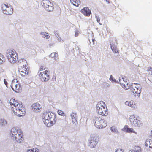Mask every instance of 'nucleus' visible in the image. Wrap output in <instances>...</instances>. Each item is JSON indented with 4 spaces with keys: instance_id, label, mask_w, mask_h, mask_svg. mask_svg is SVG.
<instances>
[{
    "instance_id": "f257e3e1",
    "label": "nucleus",
    "mask_w": 152,
    "mask_h": 152,
    "mask_svg": "<svg viewBox=\"0 0 152 152\" xmlns=\"http://www.w3.org/2000/svg\"><path fill=\"white\" fill-rule=\"evenodd\" d=\"M10 102L11 109L15 115L19 117L25 115L26 111L21 102L12 98L10 99Z\"/></svg>"
},
{
    "instance_id": "f03ea898",
    "label": "nucleus",
    "mask_w": 152,
    "mask_h": 152,
    "mask_svg": "<svg viewBox=\"0 0 152 152\" xmlns=\"http://www.w3.org/2000/svg\"><path fill=\"white\" fill-rule=\"evenodd\" d=\"M45 124L48 127H50L53 125L56 121L55 115H52L50 113L45 112L42 116Z\"/></svg>"
},
{
    "instance_id": "7ed1b4c3",
    "label": "nucleus",
    "mask_w": 152,
    "mask_h": 152,
    "mask_svg": "<svg viewBox=\"0 0 152 152\" xmlns=\"http://www.w3.org/2000/svg\"><path fill=\"white\" fill-rule=\"evenodd\" d=\"M97 112L100 115L106 116L108 114V111L106 105L102 101L99 102L96 106Z\"/></svg>"
},
{
    "instance_id": "20e7f679",
    "label": "nucleus",
    "mask_w": 152,
    "mask_h": 152,
    "mask_svg": "<svg viewBox=\"0 0 152 152\" xmlns=\"http://www.w3.org/2000/svg\"><path fill=\"white\" fill-rule=\"evenodd\" d=\"M11 132L12 137L17 142H21L23 140V132L21 129L13 127L11 129Z\"/></svg>"
},
{
    "instance_id": "39448f33",
    "label": "nucleus",
    "mask_w": 152,
    "mask_h": 152,
    "mask_svg": "<svg viewBox=\"0 0 152 152\" xmlns=\"http://www.w3.org/2000/svg\"><path fill=\"white\" fill-rule=\"evenodd\" d=\"M129 121L131 124L134 127L140 128L142 126V123L140 118L136 117L134 115H132L130 116Z\"/></svg>"
},
{
    "instance_id": "423d86ee",
    "label": "nucleus",
    "mask_w": 152,
    "mask_h": 152,
    "mask_svg": "<svg viewBox=\"0 0 152 152\" xmlns=\"http://www.w3.org/2000/svg\"><path fill=\"white\" fill-rule=\"evenodd\" d=\"M7 56L9 61L12 63H15L18 59V55L14 50H10L7 53Z\"/></svg>"
},
{
    "instance_id": "0eeeda50",
    "label": "nucleus",
    "mask_w": 152,
    "mask_h": 152,
    "mask_svg": "<svg viewBox=\"0 0 152 152\" xmlns=\"http://www.w3.org/2000/svg\"><path fill=\"white\" fill-rule=\"evenodd\" d=\"M94 123L96 127L99 128L104 127L107 125L105 121L100 116L94 117Z\"/></svg>"
},
{
    "instance_id": "6e6552de",
    "label": "nucleus",
    "mask_w": 152,
    "mask_h": 152,
    "mask_svg": "<svg viewBox=\"0 0 152 152\" xmlns=\"http://www.w3.org/2000/svg\"><path fill=\"white\" fill-rule=\"evenodd\" d=\"M42 4L46 10L49 12L52 11L54 8L53 4L49 0H43Z\"/></svg>"
},
{
    "instance_id": "1a4fd4ad",
    "label": "nucleus",
    "mask_w": 152,
    "mask_h": 152,
    "mask_svg": "<svg viewBox=\"0 0 152 152\" xmlns=\"http://www.w3.org/2000/svg\"><path fill=\"white\" fill-rule=\"evenodd\" d=\"M1 9L4 14L11 15L13 13V9L12 7L7 4H3L1 5Z\"/></svg>"
},
{
    "instance_id": "9d476101",
    "label": "nucleus",
    "mask_w": 152,
    "mask_h": 152,
    "mask_svg": "<svg viewBox=\"0 0 152 152\" xmlns=\"http://www.w3.org/2000/svg\"><path fill=\"white\" fill-rule=\"evenodd\" d=\"M98 138L96 136L92 135L88 140V145L91 148H95L98 143Z\"/></svg>"
},
{
    "instance_id": "9b49d317",
    "label": "nucleus",
    "mask_w": 152,
    "mask_h": 152,
    "mask_svg": "<svg viewBox=\"0 0 152 152\" xmlns=\"http://www.w3.org/2000/svg\"><path fill=\"white\" fill-rule=\"evenodd\" d=\"M49 72L47 70H45L42 73L40 72L39 74V76L42 80L45 81H48L49 78Z\"/></svg>"
},
{
    "instance_id": "f8f14e48",
    "label": "nucleus",
    "mask_w": 152,
    "mask_h": 152,
    "mask_svg": "<svg viewBox=\"0 0 152 152\" xmlns=\"http://www.w3.org/2000/svg\"><path fill=\"white\" fill-rule=\"evenodd\" d=\"M11 88L13 90L16 92H19L22 89L20 84L18 83L17 84H15L14 83H12Z\"/></svg>"
},
{
    "instance_id": "ddd939ff",
    "label": "nucleus",
    "mask_w": 152,
    "mask_h": 152,
    "mask_svg": "<svg viewBox=\"0 0 152 152\" xmlns=\"http://www.w3.org/2000/svg\"><path fill=\"white\" fill-rule=\"evenodd\" d=\"M81 12L85 16L89 17L91 14V10L88 7H83L80 10Z\"/></svg>"
},
{
    "instance_id": "4468645a",
    "label": "nucleus",
    "mask_w": 152,
    "mask_h": 152,
    "mask_svg": "<svg viewBox=\"0 0 152 152\" xmlns=\"http://www.w3.org/2000/svg\"><path fill=\"white\" fill-rule=\"evenodd\" d=\"M132 93L135 96H137L140 93V91L137 87L132 86L130 89Z\"/></svg>"
},
{
    "instance_id": "2eb2a0df",
    "label": "nucleus",
    "mask_w": 152,
    "mask_h": 152,
    "mask_svg": "<svg viewBox=\"0 0 152 152\" xmlns=\"http://www.w3.org/2000/svg\"><path fill=\"white\" fill-rule=\"evenodd\" d=\"M18 71L22 77H24L28 73V70L26 67H23L22 69H19Z\"/></svg>"
},
{
    "instance_id": "dca6fc26",
    "label": "nucleus",
    "mask_w": 152,
    "mask_h": 152,
    "mask_svg": "<svg viewBox=\"0 0 152 152\" xmlns=\"http://www.w3.org/2000/svg\"><path fill=\"white\" fill-rule=\"evenodd\" d=\"M113 41L116 42V40L115 39H114L113 40L111 41L110 42V44L111 45V48L114 53H119L118 50L117 48V47L115 46H113V45L115 44V43H113Z\"/></svg>"
},
{
    "instance_id": "f3484780",
    "label": "nucleus",
    "mask_w": 152,
    "mask_h": 152,
    "mask_svg": "<svg viewBox=\"0 0 152 152\" xmlns=\"http://www.w3.org/2000/svg\"><path fill=\"white\" fill-rule=\"evenodd\" d=\"M125 104L128 106L132 108L135 109L137 108L133 100L127 101L125 102Z\"/></svg>"
},
{
    "instance_id": "a211bd4d",
    "label": "nucleus",
    "mask_w": 152,
    "mask_h": 152,
    "mask_svg": "<svg viewBox=\"0 0 152 152\" xmlns=\"http://www.w3.org/2000/svg\"><path fill=\"white\" fill-rule=\"evenodd\" d=\"M32 107L34 111L38 110L41 108L40 104L37 103L33 104L32 105Z\"/></svg>"
},
{
    "instance_id": "6ab92c4d",
    "label": "nucleus",
    "mask_w": 152,
    "mask_h": 152,
    "mask_svg": "<svg viewBox=\"0 0 152 152\" xmlns=\"http://www.w3.org/2000/svg\"><path fill=\"white\" fill-rule=\"evenodd\" d=\"M71 116L72 118L73 122L76 125L77 123V121L76 120L77 116L76 113L74 112H72L71 114Z\"/></svg>"
},
{
    "instance_id": "aec40b11",
    "label": "nucleus",
    "mask_w": 152,
    "mask_h": 152,
    "mask_svg": "<svg viewBox=\"0 0 152 152\" xmlns=\"http://www.w3.org/2000/svg\"><path fill=\"white\" fill-rule=\"evenodd\" d=\"M125 80L124 82H122L121 80H119L120 83L121 85L124 88L127 89L129 87L128 85V83L127 81V79L125 78Z\"/></svg>"
},
{
    "instance_id": "412c9836",
    "label": "nucleus",
    "mask_w": 152,
    "mask_h": 152,
    "mask_svg": "<svg viewBox=\"0 0 152 152\" xmlns=\"http://www.w3.org/2000/svg\"><path fill=\"white\" fill-rule=\"evenodd\" d=\"M145 143L146 146H149L150 148L152 149V139H146Z\"/></svg>"
},
{
    "instance_id": "4be33fe9",
    "label": "nucleus",
    "mask_w": 152,
    "mask_h": 152,
    "mask_svg": "<svg viewBox=\"0 0 152 152\" xmlns=\"http://www.w3.org/2000/svg\"><path fill=\"white\" fill-rule=\"evenodd\" d=\"M70 2L74 6L78 7L80 4L81 2L80 0H70Z\"/></svg>"
},
{
    "instance_id": "5701e85b",
    "label": "nucleus",
    "mask_w": 152,
    "mask_h": 152,
    "mask_svg": "<svg viewBox=\"0 0 152 152\" xmlns=\"http://www.w3.org/2000/svg\"><path fill=\"white\" fill-rule=\"evenodd\" d=\"M129 152H141V148L139 146H135L133 149L129 150Z\"/></svg>"
},
{
    "instance_id": "b1692460",
    "label": "nucleus",
    "mask_w": 152,
    "mask_h": 152,
    "mask_svg": "<svg viewBox=\"0 0 152 152\" xmlns=\"http://www.w3.org/2000/svg\"><path fill=\"white\" fill-rule=\"evenodd\" d=\"M124 129L126 131L129 133H135V132L133 130V129L132 128H129L128 126L127 125L125 126L124 127Z\"/></svg>"
},
{
    "instance_id": "393cba45",
    "label": "nucleus",
    "mask_w": 152,
    "mask_h": 152,
    "mask_svg": "<svg viewBox=\"0 0 152 152\" xmlns=\"http://www.w3.org/2000/svg\"><path fill=\"white\" fill-rule=\"evenodd\" d=\"M41 35H42V37L48 39L49 38L50 36H49L48 33L45 32H42L41 33Z\"/></svg>"
},
{
    "instance_id": "a878e982",
    "label": "nucleus",
    "mask_w": 152,
    "mask_h": 152,
    "mask_svg": "<svg viewBox=\"0 0 152 152\" xmlns=\"http://www.w3.org/2000/svg\"><path fill=\"white\" fill-rule=\"evenodd\" d=\"M5 58L4 56L0 53V64L5 61Z\"/></svg>"
},
{
    "instance_id": "bb28decb",
    "label": "nucleus",
    "mask_w": 152,
    "mask_h": 152,
    "mask_svg": "<svg viewBox=\"0 0 152 152\" xmlns=\"http://www.w3.org/2000/svg\"><path fill=\"white\" fill-rule=\"evenodd\" d=\"M27 152H39V150L37 148H35L32 149H29Z\"/></svg>"
},
{
    "instance_id": "cd10ccee",
    "label": "nucleus",
    "mask_w": 152,
    "mask_h": 152,
    "mask_svg": "<svg viewBox=\"0 0 152 152\" xmlns=\"http://www.w3.org/2000/svg\"><path fill=\"white\" fill-rule=\"evenodd\" d=\"M110 129L112 132H118V131L117 129L114 126L111 127L110 128Z\"/></svg>"
},
{
    "instance_id": "c85d7f7f",
    "label": "nucleus",
    "mask_w": 152,
    "mask_h": 152,
    "mask_svg": "<svg viewBox=\"0 0 152 152\" xmlns=\"http://www.w3.org/2000/svg\"><path fill=\"white\" fill-rule=\"evenodd\" d=\"M58 113L59 115H61V116H64L65 115L64 113L61 110H58Z\"/></svg>"
},
{
    "instance_id": "c756f323",
    "label": "nucleus",
    "mask_w": 152,
    "mask_h": 152,
    "mask_svg": "<svg viewBox=\"0 0 152 152\" xmlns=\"http://www.w3.org/2000/svg\"><path fill=\"white\" fill-rule=\"evenodd\" d=\"M58 56V54L55 53H53L50 54V56L52 58H55Z\"/></svg>"
},
{
    "instance_id": "7c9ffc66",
    "label": "nucleus",
    "mask_w": 152,
    "mask_h": 152,
    "mask_svg": "<svg viewBox=\"0 0 152 152\" xmlns=\"http://www.w3.org/2000/svg\"><path fill=\"white\" fill-rule=\"evenodd\" d=\"M47 69V68L45 66H40L39 70H40V71H42L43 70H44L45 69Z\"/></svg>"
},
{
    "instance_id": "2f4dec72",
    "label": "nucleus",
    "mask_w": 152,
    "mask_h": 152,
    "mask_svg": "<svg viewBox=\"0 0 152 152\" xmlns=\"http://www.w3.org/2000/svg\"><path fill=\"white\" fill-rule=\"evenodd\" d=\"M79 32L78 31V30H76L75 31V37H77V36H78V35H79Z\"/></svg>"
},
{
    "instance_id": "473e14b6",
    "label": "nucleus",
    "mask_w": 152,
    "mask_h": 152,
    "mask_svg": "<svg viewBox=\"0 0 152 152\" xmlns=\"http://www.w3.org/2000/svg\"><path fill=\"white\" fill-rule=\"evenodd\" d=\"M96 18L97 22L98 23H99L100 21V18L98 16H96Z\"/></svg>"
},
{
    "instance_id": "72a5a7b5",
    "label": "nucleus",
    "mask_w": 152,
    "mask_h": 152,
    "mask_svg": "<svg viewBox=\"0 0 152 152\" xmlns=\"http://www.w3.org/2000/svg\"><path fill=\"white\" fill-rule=\"evenodd\" d=\"M115 152H124L121 149H118Z\"/></svg>"
},
{
    "instance_id": "f704fd0d",
    "label": "nucleus",
    "mask_w": 152,
    "mask_h": 152,
    "mask_svg": "<svg viewBox=\"0 0 152 152\" xmlns=\"http://www.w3.org/2000/svg\"><path fill=\"white\" fill-rule=\"evenodd\" d=\"M91 40L92 41V45H94V42L95 41L94 39H93V38L91 39Z\"/></svg>"
},
{
    "instance_id": "c9c22d12",
    "label": "nucleus",
    "mask_w": 152,
    "mask_h": 152,
    "mask_svg": "<svg viewBox=\"0 0 152 152\" xmlns=\"http://www.w3.org/2000/svg\"><path fill=\"white\" fill-rule=\"evenodd\" d=\"M4 82L6 86L7 87L8 83L6 81V79H4Z\"/></svg>"
},
{
    "instance_id": "e433bc0d",
    "label": "nucleus",
    "mask_w": 152,
    "mask_h": 152,
    "mask_svg": "<svg viewBox=\"0 0 152 152\" xmlns=\"http://www.w3.org/2000/svg\"><path fill=\"white\" fill-rule=\"evenodd\" d=\"M125 78H126V77H122V78H121V79H120V80H121V81H122V82H124V81H125Z\"/></svg>"
},
{
    "instance_id": "4c0bfd02",
    "label": "nucleus",
    "mask_w": 152,
    "mask_h": 152,
    "mask_svg": "<svg viewBox=\"0 0 152 152\" xmlns=\"http://www.w3.org/2000/svg\"><path fill=\"white\" fill-rule=\"evenodd\" d=\"M148 71H152V68H151V67H148Z\"/></svg>"
},
{
    "instance_id": "58836bf2",
    "label": "nucleus",
    "mask_w": 152,
    "mask_h": 152,
    "mask_svg": "<svg viewBox=\"0 0 152 152\" xmlns=\"http://www.w3.org/2000/svg\"><path fill=\"white\" fill-rule=\"evenodd\" d=\"M3 124H6V121L5 120H3Z\"/></svg>"
},
{
    "instance_id": "ea45409f",
    "label": "nucleus",
    "mask_w": 152,
    "mask_h": 152,
    "mask_svg": "<svg viewBox=\"0 0 152 152\" xmlns=\"http://www.w3.org/2000/svg\"><path fill=\"white\" fill-rule=\"evenodd\" d=\"M151 136L152 137V130H151Z\"/></svg>"
},
{
    "instance_id": "a19ab883",
    "label": "nucleus",
    "mask_w": 152,
    "mask_h": 152,
    "mask_svg": "<svg viewBox=\"0 0 152 152\" xmlns=\"http://www.w3.org/2000/svg\"><path fill=\"white\" fill-rule=\"evenodd\" d=\"M89 41H90V44H91V41H90V39H89Z\"/></svg>"
}]
</instances>
